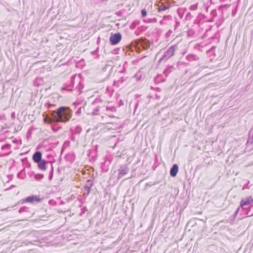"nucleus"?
<instances>
[{
    "mask_svg": "<svg viewBox=\"0 0 253 253\" xmlns=\"http://www.w3.org/2000/svg\"><path fill=\"white\" fill-rule=\"evenodd\" d=\"M125 80V78H124V77H121L117 81H114V84H116L119 86L120 84L123 83Z\"/></svg>",
    "mask_w": 253,
    "mask_h": 253,
    "instance_id": "nucleus-17",
    "label": "nucleus"
},
{
    "mask_svg": "<svg viewBox=\"0 0 253 253\" xmlns=\"http://www.w3.org/2000/svg\"><path fill=\"white\" fill-rule=\"evenodd\" d=\"M96 50H94V51H92L91 52V54H92V55H94L95 54H96Z\"/></svg>",
    "mask_w": 253,
    "mask_h": 253,
    "instance_id": "nucleus-35",
    "label": "nucleus"
},
{
    "mask_svg": "<svg viewBox=\"0 0 253 253\" xmlns=\"http://www.w3.org/2000/svg\"><path fill=\"white\" fill-rule=\"evenodd\" d=\"M164 80H165V78H163L162 75H158L155 78V82H156L157 83L163 82Z\"/></svg>",
    "mask_w": 253,
    "mask_h": 253,
    "instance_id": "nucleus-18",
    "label": "nucleus"
},
{
    "mask_svg": "<svg viewBox=\"0 0 253 253\" xmlns=\"http://www.w3.org/2000/svg\"><path fill=\"white\" fill-rule=\"evenodd\" d=\"M221 1H224V0H220Z\"/></svg>",
    "mask_w": 253,
    "mask_h": 253,
    "instance_id": "nucleus-41",
    "label": "nucleus"
},
{
    "mask_svg": "<svg viewBox=\"0 0 253 253\" xmlns=\"http://www.w3.org/2000/svg\"><path fill=\"white\" fill-rule=\"evenodd\" d=\"M33 161L37 163L42 161V153L40 151H37L33 155Z\"/></svg>",
    "mask_w": 253,
    "mask_h": 253,
    "instance_id": "nucleus-10",
    "label": "nucleus"
},
{
    "mask_svg": "<svg viewBox=\"0 0 253 253\" xmlns=\"http://www.w3.org/2000/svg\"><path fill=\"white\" fill-rule=\"evenodd\" d=\"M122 39L121 34L117 33L112 34L110 37V42L112 45L117 44L121 41Z\"/></svg>",
    "mask_w": 253,
    "mask_h": 253,
    "instance_id": "nucleus-3",
    "label": "nucleus"
},
{
    "mask_svg": "<svg viewBox=\"0 0 253 253\" xmlns=\"http://www.w3.org/2000/svg\"><path fill=\"white\" fill-rule=\"evenodd\" d=\"M178 170V167L176 164H174L170 170V174L171 176L174 177L176 175Z\"/></svg>",
    "mask_w": 253,
    "mask_h": 253,
    "instance_id": "nucleus-11",
    "label": "nucleus"
},
{
    "mask_svg": "<svg viewBox=\"0 0 253 253\" xmlns=\"http://www.w3.org/2000/svg\"><path fill=\"white\" fill-rule=\"evenodd\" d=\"M141 14H142V16L143 17L146 16V14H147L146 11L145 9H142L141 10Z\"/></svg>",
    "mask_w": 253,
    "mask_h": 253,
    "instance_id": "nucleus-27",
    "label": "nucleus"
},
{
    "mask_svg": "<svg viewBox=\"0 0 253 253\" xmlns=\"http://www.w3.org/2000/svg\"><path fill=\"white\" fill-rule=\"evenodd\" d=\"M151 88L152 89H154V88L153 86H151Z\"/></svg>",
    "mask_w": 253,
    "mask_h": 253,
    "instance_id": "nucleus-39",
    "label": "nucleus"
},
{
    "mask_svg": "<svg viewBox=\"0 0 253 253\" xmlns=\"http://www.w3.org/2000/svg\"><path fill=\"white\" fill-rule=\"evenodd\" d=\"M156 89L157 90H160V88H156Z\"/></svg>",
    "mask_w": 253,
    "mask_h": 253,
    "instance_id": "nucleus-38",
    "label": "nucleus"
},
{
    "mask_svg": "<svg viewBox=\"0 0 253 253\" xmlns=\"http://www.w3.org/2000/svg\"><path fill=\"white\" fill-rule=\"evenodd\" d=\"M250 182L248 181L247 183L244 185L242 187V190H245L246 189H249L250 188L249 186Z\"/></svg>",
    "mask_w": 253,
    "mask_h": 253,
    "instance_id": "nucleus-25",
    "label": "nucleus"
},
{
    "mask_svg": "<svg viewBox=\"0 0 253 253\" xmlns=\"http://www.w3.org/2000/svg\"><path fill=\"white\" fill-rule=\"evenodd\" d=\"M6 119L4 115L0 116V120H5Z\"/></svg>",
    "mask_w": 253,
    "mask_h": 253,
    "instance_id": "nucleus-31",
    "label": "nucleus"
},
{
    "mask_svg": "<svg viewBox=\"0 0 253 253\" xmlns=\"http://www.w3.org/2000/svg\"><path fill=\"white\" fill-rule=\"evenodd\" d=\"M180 25V22L176 21V22H175V28H176L178 25Z\"/></svg>",
    "mask_w": 253,
    "mask_h": 253,
    "instance_id": "nucleus-33",
    "label": "nucleus"
},
{
    "mask_svg": "<svg viewBox=\"0 0 253 253\" xmlns=\"http://www.w3.org/2000/svg\"><path fill=\"white\" fill-rule=\"evenodd\" d=\"M108 67H109L108 65H106L105 66L104 68H103V70H106Z\"/></svg>",
    "mask_w": 253,
    "mask_h": 253,
    "instance_id": "nucleus-34",
    "label": "nucleus"
},
{
    "mask_svg": "<svg viewBox=\"0 0 253 253\" xmlns=\"http://www.w3.org/2000/svg\"><path fill=\"white\" fill-rule=\"evenodd\" d=\"M76 113H79V110H78Z\"/></svg>",
    "mask_w": 253,
    "mask_h": 253,
    "instance_id": "nucleus-40",
    "label": "nucleus"
},
{
    "mask_svg": "<svg viewBox=\"0 0 253 253\" xmlns=\"http://www.w3.org/2000/svg\"><path fill=\"white\" fill-rule=\"evenodd\" d=\"M25 209L26 208L24 207L21 208L19 210V212L21 213L22 212H24L25 211Z\"/></svg>",
    "mask_w": 253,
    "mask_h": 253,
    "instance_id": "nucleus-29",
    "label": "nucleus"
},
{
    "mask_svg": "<svg viewBox=\"0 0 253 253\" xmlns=\"http://www.w3.org/2000/svg\"><path fill=\"white\" fill-rule=\"evenodd\" d=\"M141 44L143 48L145 50L148 49L150 47V44L148 41H143Z\"/></svg>",
    "mask_w": 253,
    "mask_h": 253,
    "instance_id": "nucleus-15",
    "label": "nucleus"
},
{
    "mask_svg": "<svg viewBox=\"0 0 253 253\" xmlns=\"http://www.w3.org/2000/svg\"><path fill=\"white\" fill-rule=\"evenodd\" d=\"M92 186V184L91 183H90L89 185H85L84 186V191L85 192L84 194V195L85 196H87L88 195V194L90 192V188Z\"/></svg>",
    "mask_w": 253,
    "mask_h": 253,
    "instance_id": "nucleus-16",
    "label": "nucleus"
},
{
    "mask_svg": "<svg viewBox=\"0 0 253 253\" xmlns=\"http://www.w3.org/2000/svg\"><path fill=\"white\" fill-rule=\"evenodd\" d=\"M139 24V22L138 21H134L132 23V24L130 26V28L132 29L135 28L136 26Z\"/></svg>",
    "mask_w": 253,
    "mask_h": 253,
    "instance_id": "nucleus-23",
    "label": "nucleus"
},
{
    "mask_svg": "<svg viewBox=\"0 0 253 253\" xmlns=\"http://www.w3.org/2000/svg\"><path fill=\"white\" fill-rule=\"evenodd\" d=\"M240 208H239L237 209V210L235 211L234 214V217H235L238 214L239 211H240Z\"/></svg>",
    "mask_w": 253,
    "mask_h": 253,
    "instance_id": "nucleus-30",
    "label": "nucleus"
},
{
    "mask_svg": "<svg viewBox=\"0 0 253 253\" xmlns=\"http://www.w3.org/2000/svg\"><path fill=\"white\" fill-rule=\"evenodd\" d=\"M10 146H11V145L10 144H6L1 147V149L2 150H6L8 151V152L3 153L1 155V156H6V155H9L10 153V152L9 151Z\"/></svg>",
    "mask_w": 253,
    "mask_h": 253,
    "instance_id": "nucleus-13",
    "label": "nucleus"
},
{
    "mask_svg": "<svg viewBox=\"0 0 253 253\" xmlns=\"http://www.w3.org/2000/svg\"><path fill=\"white\" fill-rule=\"evenodd\" d=\"M81 92L80 88L77 90V93H80Z\"/></svg>",
    "mask_w": 253,
    "mask_h": 253,
    "instance_id": "nucleus-36",
    "label": "nucleus"
},
{
    "mask_svg": "<svg viewBox=\"0 0 253 253\" xmlns=\"http://www.w3.org/2000/svg\"><path fill=\"white\" fill-rule=\"evenodd\" d=\"M247 145L248 147L253 148V128H252L249 132V138L247 142Z\"/></svg>",
    "mask_w": 253,
    "mask_h": 253,
    "instance_id": "nucleus-7",
    "label": "nucleus"
},
{
    "mask_svg": "<svg viewBox=\"0 0 253 253\" xmlns=\"http://www.w3.org/2000/svg\"><path fill=\"white\" fill-rule=\"evenodd\" d=\"M160 24H163V21H162V20H161V21L160 22Z\"/></svg>",
    "mask_w": 253,
    "mask_h": 253,
    "instance_id": "nucleus-37",
    "label": "nucleus"
},
{
    "mask_svg": "<svg viewBox=\"0 0 253 253\" xmlns=\"http://www.w3.org/2000/svg\"><path fill=\"white\" fill-rule=\"evenodd\" d=\"M253 202V199L251 197H247L241 200L240 203V206L242 209H246V207L251 205Z\"/></svg>",
    "mask_w": 253,
    "mask_h": 253,
    "instance_id": "nucleus-4",
    "label": "nucleus"
},
{
    "mask_svg": "<svg viewBox=\"0 0 253 253\" xmlns=\"http://www.w3.org/2000/svg\"><path fill=\"white\" fill-rule=\"evenodd\" d=\"M41 199L36 195H32L28 197L23 201V203H33L34 202H40Z\"/></svg>",
    "mask_w": 253,
    "mask_h": 253,
    "instance_id": "nucleus-6",
    "label": "nucleus"
},
{
    "mask_svg": "<svg viewBox=\"0 0 253 253\" xmlns=\"http://www.w3.org/2000/svg\"><path fill=\"white\" fill-rule=\"evenodd\" d=\"M198 8V6H197V4H194V5H191L190 7V9L191 10H195L196 9H197Z\"/></svg>",
    "mask_w": 253,
    "mask_h": 253,
    "instance_id": "nucleus-26",
    "label": "nucleus"
},
{
    "mask_svg": "<svg viewBox=\"0 0 253 253\" xmlns=\"http://www.w3.org/2000/svg\"><path fill=\"white\" fill-rule=\"evenodd\" d=\"M172 33V31L171 30H169L166 34V37L168 38L170 36V34Z\"/></svg>",
    "mask_w": 253,
    "mask_h": 253,
    "instance_id": "nucleus-28",
    "label": "nucleus"
},
{
    "mask_svg": "<svg viewBox=\"0 0 253 253\" xmlns=\"http://www.w3.org/2000/svg\"><path fill=\"white\" fill-rule=\"evenodd\" d=\"M43 177V175L42 174H37L35 175V178L36 180H39Z\"/></svg>",
    "mask_w": 253,
    "mask_h": 253,
    "instance_id": "nucleus-22",
    "label": "nucleus"
},
{
    "mask_svg": "<svg viewBox=\"0 0 253 253\" xmlns=\"http://www.w3.org/2000/svg\"><path fill=\"white\" fill-rule=\"evenodd\" d=\"M53 115L57 122H66L68 121L72 116L71 111L65 107H60Z\"/></svg>",
    "mask_w": 253,
    "mask_h": 253,
    "instance_id": "nucleus-1",
    "label": "nucleus"
},
{
    "mask_svg": "<svg viewBox=\"0 0 253 253\" xmlns=\"http://www.w3.org/2000/svg\"><path fill=\"white\" fill-rule=\"evenodd\" d=\"M50 165L51 166V170L49 173V179L51 180L53 177V168L52 167V165L51 164H50Z\"/></svg>",
    "mask_w": 253,
    "mask_h": 253,
    "instance_id": "nucleus-19",
    "label": "nucleus"
},
{
    "mask_svg": "<svg viewBox=\"0 0 253 253\" xmlns=\"http://www.w3.org/2000/svg\"><path fill=\"white\" fill-rule=\"evenodd\" d=\"M73 88H74V87H73ZM62 90L65 89V90H68V91H73V90H74V91L76 90V89L75 88H69L68 86H66V87H63V88H62Z\"/></svg>",
    "mask_w": 253,
    "mask_h": 253,
    "instance_id": "nucleus-24",
    "label": "nucleus"
},
{
    "mask_svg": "<svg viewBox=\"0 0 253 253\" xmlns=\"http://www.w3.org/2000/svg\"><path fill=\"white\" fill-rule=\"evenodd\" d=\"M170 69L171 67H168L164 71L163 74L165 75L166 77L167 76L168 74H169L171 72Z\"/></svg>",
    "mask_w": 253,
    "mask_h": 253,
    "instance_id": "nucleus-21",
    "label": "nucleus"
},
{
    "mask_svg": "<svg viewBox=\"0 0 253 253\" xmlns=\"http://www.w3.org/2000/svg\"><path fill=\"white\" fill-rule=\"evenodd\" d=\"M155 98L159 99L160 98V96L158 94H155Z\"/></svg>",
    "mask_w": 253,
    "mask_h": 253,
    "instance_id": "nucleus-32",
    "label": "nucleus"
},
{
    "mask_svg": "<svg viewBox=\"0 0 253 253\" xmlns=\"http://www.w3.org/2000/svg\"><path fill=\"white\" fill-rule=\"evenodd\" d=\"M187 60L189 62L194 61H197V65H200V62L199 61V57L198 56L195 54H189L186 57Z\"/></svg>",
    "mask_w": 253,
    "mask_h": 253,
    "instance_id": "nucleus-8",
    "label": "nucleus"
},
{
    "mask_svg": "<svg viewBox=\"0 0 253 253\" xmlns=\"http://www.w3.org/2000/svg\"><path fill=\"white\" fill-rule=\"evenodd\" d=\"M128 171V169L126 166H123L121 167L120 169H119V178H121L123 175L126 174Z\"/></svg>",
    "mask_w": 253,
    "mask_h": 253,
    "instance_id": "nucleus-9",
    "label": "nucleus"
},
{
    "mask_svg": "<svg viewBox=\"0 0 253 253\" xmlns=\"http://www.w3.org/2000/svg\"><path fill=\"white\" fill-rule=\"evenodd\" d=\"M177 46L176 45H173L169 47L167 50L164 52L162 56L159 59V61L161 62L163 60H167L170 57L174 55V52L177 49Z\"/></svg>",
    "mask_w": 253,
    "mask_h": 253,
    "instance_id": "nucleus-2",
    "label": "nucleus"
},
{
    "mask_svg": "<svg viewBox=\"0 0 253 253\" xmlns=\"http://www.w3.org/2000/svg\"><path fill=\"white\" fill-rule=\"evenodd\" d=\"M38 163V168L42 170H45L46 169V164H50L47 161H46L45 160H42L40 162Z\"/></svg>",
    "mask_w": 253,
    "mask_h": 253,
    "instance_id": "nucleus-12",
    "label": "nucleus"
},
{
    "mask_svg": "<svg viewBox=\"0 0 253 253\" xmlns=\"http://www.w3.org/2000/svg\"><path fill=\"white\" fill-rule=\"evenodd\" d=\"M100 110L103 112H105L107 115H108L110 111L114 112L116 111V108L114 107H106L105 108V110L103 107H97L93 112V114L94 115H97V113L96 112L99 111Z\"/></svg>",
    "mask_w": 253,
    "mask_h": 253,
    "instance_id": "nucleus-5",
    "label": "nucleus"
},
{
    "mask_svg": "<svg viewBox=\"0 0 253 253\" xmlns=\"http://www.w3.org/2000/svg\"><path fill=\"white\" fill-rule=\"evenodd\" d=\"M71 131L72 133L74 134H80L82 131V128L79 126H77L75 128L72 127L71 129Z\"/></svg>",
    "mask_w": 253,
    "mask_h": 253,
    "instance_id": "nucleus-14",
    "label": "nucleus"
},
{
    "mask_svg": "<svg viewBox=\"0 0 253 253\" xmlns=\"http://www.w3.org/2000/svg\"><path fill=\"white\" fill-rule=\"evenodd\" d=\"M168 8V7L164 4H161L158 8V11L159 12L163 11L166 10Z\"/></svg>",
    "mask_w": 253,
    "mask_h": 253,
    "instance_id": "nucleus-20",
    "label": "nucleus"
}]
</instances>
